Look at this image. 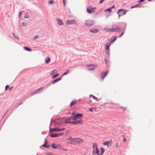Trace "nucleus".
Returning <instances> with one entry per match:
<instances>
[{
	"label": "nucleus",
	"mask_w": 155,
	"mask_h": 155,
	"mask_svg": "<svg viewBox=\"0 0 155 155\" xmlns=\"http://www.w3.org/2000/svg\"><path fill=\"white\" fill-rule=\"evenodd\" d=\"M92 147L93 155H100V151L98 149L97 144L96 143L94 144Z\"/></svg>",
	"instance_id": "obj_1"
},
{
	"label": "nucleus",
	"mask_w": 155,
	"mask_h": 155,
	"mask_svg": "<svg viewBox=\"0 0 155 155\" xmlns=\"http://www.w3.org/2000/svg\"><path fill=\"white\" fill-rule=\"evenodd\" d=\"M96 8L95 7L93 8L91 6H89L87 7V11L89 13L91 14L95 11Z\"/></svg>",
	"instance_id": "obj_2"
},
{
	"label": "nucleus",
	"mask_w": 155,
	"mask_h": 155,
	"mask_svg": "<svg viewBox=\"0 0 155 155\" xmlns=\"http://www.w3.org/2000/svg\"><path fill=\"white\" fill-rule=\"evenodd\" d=\"M51 123H55L57 124H62L64 123V120L63 119H58L56 121L52 120Z\"/></svg>",
	"instance_id": "obj_3"
},
{
	"label": "nucleus",
	"mask_w": 155,
	"mask_h": 155,
	"mask_svg": "<svg viewBox=\"0 0 155 155\" xmlns=\"http://www.w3.org/2000/svg\"><path fill=\"white\" fill-rule=\"evenodd\" d=\"M112 32H120V28L117 26L114 25H112L111 28Z\"/></svg>",
	"instance_id": "obj_4"
},
{
	"label": "nucleus",
	"mask_w": 155,
	"mask_h": 155,
	"mask_svg": "<svg viewBox=\"0 0 155 155\" xmlns=\"http://www.w3.org/2000/svg\"><path fill=\"white\" fill-rule=\"evenodd\" d=\"M97 66V65L96 64H88L87 65L88 69L90 71L94 70Z\"/></svg>",
	"instance_id": "obj_5"
},
{
	"label": "nucleus",
	"mask_w": 155,
	"mask_h": 155,
	"mask_svg": "<svg viewBox=\"0 0 155 155\" xmlns=\"http://www.w3.org/2000/svg\"><path fill=\"white\" fill-rule=\"evenodd\" d=\"M83 114H75L73 117V120H75L81 118L83 116Z\"/></svg>",
	"instance_id": "obj_6"
},
{
	"label": "nucleus",
	"mask_w": 155,
	"mask_h": 155,
	"mask_svg": "<svg viewBox=\"0 0 155 155\" xmlns=\"http://www.w3.org/2000/svg\"><path fill=\"white\" fill-rule=\"evenodd\" d=\"M94 24V22L92 20H87L85 21L84 25L86 26H91Z\"/></svg>",
	"instance_id": "obj_7"
},
{
	"label": "nucleus",
	"mask_w": 155,
	"mask_h": 155,
	"mask_svg": "<svg viewBox=\"0 0 155 155\" xmlns=\"http://www.w3.org/2000/svg\"><path fill=\"white\" fill-rule=\"evenodd\" d=\"M84 142V140L78 137L75 138V143H81Z\"/></svg>",
	"instance_id": "obj_8"
},
{
	"label": "nucleus",
	"mask_w": 155,
	"mask_h": 155,
	"mask_svg": "<svg viewBox=\"0 0 155 155\" xmlns=\"http://www.w3.org/2000/svg\"><path fill=\"white\" fill-rule=\"evenodd\" d=\"M127 10H125L124 9H119L118 10V11L117 12V13L118 14V13L119 12H123V13H120V14H118V18H120V15H125L126 12H127Z\"/></svg>",
	"instance_id": "obj_9"
},
{
	"label": "nucleus",
	"mask_w": 155,
	"mask_h": 155,
	"mask_svg": "<svg viewBox=\"0 0 155 155\" xmlns=\"http://www.w3.org/2000/svg\"><path fill=\"white\" fill-rule=\"evenodd\" d=\"M65 130L64 128L62 129H59L58 128H51L50 129V131H59Z\"/></svg>",
	"instance_id": "obj_10"
},
{
	"label": "nucleus",
	"mask_w": 155,
	"mask_h": 155,
	"mask_svg": "<svg viewBox=\"0 0 155 155\" xmlns=\"http://www.w3.org/2000/svg\"><path fill=\"white\" fill-rule=\"evenodd\" d=\"M68 141H69V143L71 144L75 143V138L70 137L68 139Z\"/></svg>",
	"instance_id": "obj_11"
},
{
	"label": "nucleus",
	"mask_w": 155,
	"mask_h": 155,
	"mask_svg": "<svg viewBox=\"0 0 155 155\" xmlns=\"http://www.w3.org/2000/svg\"><path fill=\"white\" fill-rule=\"evenodd\" d=\"M70 123L75 124H83V122L82 120H80L75 121H72L71 122H70Z\"/></svg>",
	"instance_id": "obj_12"
},
{
	"label": "nucleus",
	"mask_w": 155,
	"mask_h": 155,
	"mask_svg": "<svg viewBox=\"0 0 155 155\" xmlns=\"http://www.w3.org/2000/svg\"><path fill=\"white\" fill-rule=\"evenodd\" d=\"M51 147L54 149H60L62 148L61 146L60 145L55 144L54 143H53L51 145Z\"/></svg>",
	"instance_id": "obj_13"
},
{
	"label": "nucleus",
	"mask_w": 155,
	"mask_h": 155,
	"mask_svg": "<svg viewBox=\"0 0 155 155\" xmlns=\"http://www.w3.org/2000/svg\"><path fill=\"white\" fill-rule=\"evenodd\" d=\"M112 144V142L111 140H110L109 141H106L103 143L104 145H107V147H109V146H111Z\"/></svg>",
	"instance_id": "obj_14"
},
{
	"label": "nucleus",
	"mask_w": 155,
	"mask_h": 155,
	"mask_svg": "<svg viewBox=\"0 0 155 155\" xmlns=\"http://www.w3.org/2000/svg\"><path fill=\"white\" fill-rule=\"evenodd\" d=\"M117 37L115 36H113L111 37L109 41L110 44H111V43L117 39Z\"/></svg>",
	"instance_id": "obj_15"
},
{
	"label": "nucleus",
	"mask_w": 155,
	"mask_h": 155,
	"mask_svg": "<svg viewBox=\"0 0 155 155\" xmlns=\"http://www.w3.org/2000/svg\"><path fill=\"white\" fill-rule=\"evenodd\" d=\"M108 71H106V72L105 73H104V72H102L101 73V78L103 80L104 79L105 77L107 75V74L108 73Z\"/></svg>",
	"instance_id": "obj_16"
},
{
	"label": "nucleus",
	"mask_w": 155,
	"mask_h": 155,
	"mask_svg": "<svg viewBox=\"0 0 155 155\" xmlns=\"http://www.w3.org/2000/svg\"><path fill=\"white\" fill-rule=\"evenodd\" d=\"M68 25H71L72 24H76V22L74 20H68L67 22Z\"/></svg>",
	"instance_id": "obj_17"
},
{
	"label": "nucleus",
	"mask_w": 155,
	"mask_h": 155,
	"mask_svg": "<svg viewBox=\"0 0 155 155\" xmlns=\"http://www.w3.org/2000/svg\"><path fill=\"white\" fill-rule=\"evenodd\" d=\"M43 87L42 88H39V89H38L37 90H36V91L34 92H33L32 93L31 95H34L35 94H38V93H39V92H38L40 90H41V89H43Z\"/></svg>",
	"instance_id": "obj_18"
},
{
	"label": "nucleus",
	"mask_w": 155,
	"mask_h": 155,
	"mask_svg": "<svg viewBox=\"0 0 155 155\" xmlns=\"http://www.w3.org/2000/svg\"><path fill=\"white\" fill-rule=\"evenodd\" d=\"M57 23L59 25H62L63 24V22L62 20L59 19H57Z\"/></svg>",
	"instance_id": "obj_19"
},
{
	"label": "nucleus",
	"mask_w": 155,
	"mask_h": 155,
	"mask_svg": "<svg viewBox=\"0 0 155 155\" xmlns=\"http://www.w3.org/2000/svg\"><path fill=\"white\" fill-rule=\"evenodd\" d=\"M90 31L91 32L96 33L98 32L99 31L97 29H90Z\"/></svg>",
	"instance_id": "obj_20"
},
{
	"label": "nucleus",
	"mask_w": 155,
	"mask_h": 155,
	"mask_svg": "<svg viewBox=\"0 0 155 155\" xmlns=\"http://www.w3.org/2000/svg\"><path fill=\"white\" fill-rule=\"evenodd\" d=\"M61 79V78H58L56 79H55V80H54V81H52V84H54L56 83L59 81Z\"/></svg>",
	"instance_id": "obj_21"
},
{
	"label": "nucleus",
	"mask_w": 155,
	"mask_h": 155,
	"mask_svg": "<svg viewBox=\"0 0 155 155\" xmlns=\"http://www.w3.org/2000/svg\"><path fill=\"white\" fill-rule=\"evenodd\" d=\"M77 102V101H72L71 102V104H70V107H71L72 106L74 105Z\"/></svg>",
	"instance_id": "obj_22"
},
{
	"label": "nucleus",
	"mask_w": 155,
	"mask_h": 155,
	"mask_svg": "<svg viewBox=\"0 0 155 155\" xmlns=\"http://www.w3.org/2000/svg\"><path fill=\"white\" fill-rule=\"evenodd\" d=\"M105 31L107 32H110L111 31V28H105L104 29Z\"/></svg>",
	"instance_id": "obj_23"
},
{
	"label": "nucleus",
	"mask_w": 155,
	"mask_h": 155,
	"mask_svg": "<svg viewBox=\"0 0 155 155\" xmlns=\"http://www.w3.org/2000/svg\"><path fill=\"white\" fill-rule=\"evenodd\" d=\"M57 70H54L52 72L50 73V75H52L54 74H55L57 73Z\"/></svg>",
	"instance_id": "obj_24"
},
{
	"label": "nucleus",
	"mask_w": 155,
	"mask_h": 155,
	"mask_svg": "<svg viewBox=\"0 0 155 155\" xmlns=\"http://www.w3.org/2000/svg\"><path fill=\"white\" fill-rule=\"evenodd\" d=\"M50 60V59L49 57H48L45 60V61L46 63H48Z\"/></svg>",
	"instance_id": "obj_25"
},
{
	"label": "nucleus",
	"mask_w": 155,
	"mask_h": 155,
	"mask_svg": "<svg viewBox=\"0 0 155 155\" xmlns=\"http://www.w3.org/2000/svg\"><path fill=\"white\" fill-rule=\"evenodd\" d=\"M110 45V43H107L106 45V50L109 49V47Z\"/></svg>",
	"instance_id": "obj_26"
},
{
	"label": "nucleus",
	"mask_w": 155,
	"mask_h": 155,
	"mask_svg": "<svg viewBox=\"0 0 155 155\" xmlns=\"http://www.w3.org/2000/svg\"><path fill=\"white\" fill-rule=\"evenodd\" d=\"M23 48L25 49L28 51H31V49H30L27 47H23Z\"/></svg>",
	"instance_id": "obj_27"
},
{
	"label": "nucleus",
	"mask_w": 155,
	"mask_h": 155,
	"mask_svg": "<svg viewBox=\"0 0 155 155\" xmlns=\"http://www.w3.org/2000/svg\"><path fill=\"white\" fill-rule=\"evenodd\" d=\"M43 146L45 147L48 148L50 146V145H47V142H45L44 144L43 145Z\"/></svg>",
	"instance_id": "obj_28"
},
{
	"label": "nucleus",
	"mask_w": 155,
	"mask_h": 155,
	"mask_svg": "<svg viewBox=\"0 0 155 155\" xmlns=\"http://www.w3.org/2000/svg\"><path fill=\"white\" fill-rule=\"evenodd\" d=\"M92 97L94 99L98 101V98L97 97H95V96H94L93 95H91L90 96V97Z\"/></svg>",
	"instance_id": "obj_29"
},
{
	"label": "nucleus",
	"mask_w": 155,
	"mask_h": 155,
	"mask_svg": "<svg viewBox=\"0 0 155 155\" xmlns=\"http://www.w3.org/2000/svg\"><path fill=\"white\" fill-rule=\"evenodd\" d=\"M70 72V71L68 69L66 71L64 72V74H63L62 76L64 75H66L67 74H68Z\"/></svg>",
	"instance_id": "obj_30"
},
{
	"label": "nucleus",
	"mask_w": 155,
	"mask_h": 155,
	"mask_svg": "<svg viewBox=\"0 0 155 155\" xmlns=\"http://www.w3.org/2000/svg\"><path fill=\"white\" fill-rule=\"evenodd\" d=\"M50 136L51 137H57V136L56 134H51L50 135Z\"/></svg>",
	"instance_id": "obj_31"
},
{
	"label": "nucleus",
	"mask_w": 155,
	"mask_h": 155,
	"mask_svg": "<svg viewBox=\"0 0 155 155\" xmlns=\"http://www.w3.org/2000/svg\"><path fill=\"white\" fill-rule=\"evenodd\" d=\"M29 17V15L28 13H26L25 15V17L26 18H28Z\"/></svg>",
	"instance_id": "obj_32"
},
{
	"label": "nucleus",
	"mask_w": 155,
	"mask_h": 155,
	"mask_svg": "<svg viewBox=\"0 0 155 155\" xmlns=\"http://www.w3.org/2000/svg\"><path fill=\"white\" fill-rule=\"evenodd\" d=\"M101 152L100 153V155H102L104 153V149L102 148H101Z\"/></svg>",
	"instance_id": "obj_33"
},
{
	"label": "nucleus",
	"mask_w": 155,
	"mask_h": 155,
	"mask_svg": "<svg viewBox=\"0 0 155 155\" xmlns=\"http://www.w3.org/2000/svg\"><path fill=\"white\" fill-rule=\"evenodd\" d=\"M54 3V2L53 0H51L49 1L48 3L49 4H53Z\"/></svg>",
	"instance_id": "obj_34"
},
{
	"label": "nucleus",
	"mask_w": 155,
	"mask_h": 155,
	"mask_svg": "<svg viewBox=\"0 0 155 155\" xmlns=\"http://www.w3.org/2000/svg\"><path fill=\"white\" fill-rule=\"evenodd\" d=\"M68 120L69 121H70L71 120H73V117H70L68 118Z\"/></svg>",
	"instance_id": "obj_35"
},
{
	"label": "nucleus",
	"mask_w": 155,
	"mask_h": 155,
	"mask_svg": "<svg viewBox=\"0 0 155 155\" xmlns=\"http://www.w3.org/2000/svg\"><path fill=\"white\" fill-rule=\"evenodd\" d=\"M68 120V119H66V120H64V122L65 123H70V122H71L69 121Z\"/></svg>",
	"instance_id": "obj_36"
},
{
	"label": "nucleus",
	"mask_w": 155,
	"mask_h": 155,
	"mask_svg": "<svg viewBox=\"0 0 155 155\" xmlns=\"http://www.w3.org/2000/svg\"><path fill=\"white\" fill-rule=\"evenodd\" d=\"M58 75H59L58 74H57L56 75L53 76L52 77V78L54 79V78H56V77H57Z\"/></svg>",
	"instance_id": "obj_37"
},
{
	"label": "nucleus",
	"mask_w": 155,
	"mask_h": 155,
	"mask_svg": "<svg viewBox=\"0 0 155 155\" xmlns=\"http://www.w3.org/2000/svg\"><path fill=\"white\" fill-rule=\"evenodd\" d=\"M139 5L138 4V5H134V6H132L131 7V8H136V7H137Z\"/></svg>",
	"instance_id": "obj_38"
},
{
	"label": "nucleus",
	"mask_w": 155,
	"mask_h": 155,
	"mask_svg": "<svg viewBox=\"0 0 155 155\" xmlns=\"http://www.w3.org/2000/svg\"><path fill=\"white\" fill-rule=\"evenodd\" d=\"M63 134H64L63 133H61L60 134H56V135H57V137H59V136H60L61 135H63Z\"/></svg>",
	"instance_id": "obj_39"
},
{
	"label": "nucleus",
	"mask_w": 155,
	"mask_h": 155,
	"mask_svg": "<svg viewBox=\"0 0 155 155\" xmlns=\"http://www.w3.org/2000/svg\"><path fill=\"white\" fill-rule=\"evenodd\" d=\"M106 52L108 55L109 54V49L106 50Z\"/></svg>",
	"instance_id": "obj_40"
},
{
	"label": "nucleus",
	"mask_w": 155,
	"mask_h": 155,
	"mask_svg": "<svg viewBox=\"0 0 155 155\" xmlns=\"http://www.w3.org/2000/svg\"><path fill=\"white\" fill-rule=\"evenodd\" d=\"M46 155H54L52 153H50V152L47 153H46Z\"/></svg>",
	"instance_id": "obj_41"
},
{
	"label": "nucleus",
	"mask_w": 155,
	"mask_h": 155,
	"mask_svg": "<svg viewBox=\"0 0 155 155\" xmlns=\"http://www.w3.org/2000/svg\"><path fill=\"white\" fill-rule=\"evenodd\" d=\"M111 8H108L107 9H106L105 10V11L106 12L107 11H109V12H110V11H111Z\"/></svg>",
	"instance_id": "obj_42"
},
{
	"label": "nucleus",
	"mask_w": 155,
	"mask_h": 155,
	"mask_svg": "<svg viewBox=\"0 0 155 155\" xmlns=\"http://www.w3.org/2000/svg\"><path fill=\"white\" fill-rule=\"evenodd\" d=\"M22 25L23 26H26L27 25L26 23L25 22H23Z\"/></svg>",
	"instance_id": "obj_43"
},
{
	"label": "nucleus",
	"mask_w": 155,
	"mask_h": 155,
	"mask_svg": "<svg viewBox=\"0 0 155 155\" xmlns=\"http://www.w3.org/2000/svg\"><path fill=\"white\" fill-rule=\"evenodd\" d=\"M115 147H116L117 148L118 146V142H117L115 145Z\"/></svg>",
	"instance_id": "obj_44"
},
{
	"label": "nucleus",
	"mask_w": 155,
	"mask_h": 155,
	"mask_svg": "<svg viewBox=\"0 0 155 155\" xmlns=\"http://www.w3.org/2000/svg\"><path fill=\"white\" fill-rule=\"evenodd\" d=\"M124 31H123L121 33V34H120V35L119 36V38H120L124 34Z\"/></svg>",
	"instance_id": "obj_45"
},
{
	"label": "nucleus",
	"mask_w": 155,
	"mask_h": 155,
	"mask_svg": "<svg viewBox=\"0 0 155 155\" xmlns=\"http://www.w3.org/2000/svg\"><path fill=\"white\" fill-rule=\"evenodd\" d=\"M9 86L8 85L6 86L5 87V90L6 91L8 89V88H9Z\"/></svg>",
	"instance_id": "obj_46"
},
{
	"label": "nucleus",
	"mask_w": 155,
	"mask_h": 155,
	"mask_svg": "<svg viewBox=\"0 0 155 155\" xmlns=\"http://www.w3.org/2000/svg\"><path fill=\"white\" fill-rule=\"evenodd\" d=\"M38 37H39V36L38 35H36L35 37H34V39H35L38 38Z\"/></svg>",
	"instance_id": "obj_47"
},
{
	"label": "nucleus",
	"mask_w": 155,
	"mask_h": 155,
	"mask_svg": "<svg viewBox=\"0 0 155 155\" xmlns=\"http://www.w3.org/2000/svg\"><path fill=\"white\" fill-rule=\"evenodd\" d=\"M14 37L15 38H17V39H18V38H19L18 36L17 35H16V36H15V35H14Z\"/></svg>",
	"instance_id": "obj_48"
},
{
	"label": "nucleus",
	"mask_w": 155,
	"mask_h": 155,
	"mask_svg": "<svg viewBox=\"0 0 155 155\" xmlns=\"http://www.w3.org/2000/svg\"><path fill=\"white\" fill-rule=\"evenodd\" d=\"M145 0H140V1L138 2V3H140L141 2H143Z\"/></svg>",
	"instance_id": "obj_49"
},
{
	"label": "nucleus",
	"mask_w": 155,
	"mask_h": 155,
	"mask_svg": "<svg viewBox=\"0 0 155 155\" xmlns=\"http://www.w3.org/2000/svg\"><path fill=\"white\" fill-rule=\"evenodd\" d=\"M105 0H101L100 2V3L101 4L103 3V2L105 1Z\"/></svg>",
	"instance_id": "obj_50"
},
{
	"label": "nucleus",
	"mask_w": 155,
	"mask_h": 155,
	"mask_svg": "<svg viewBox=\"0 0 155 155\" xmlns=\"http://www.w3.org/2000/svg\"><path fill=\"white\" fill-rule=\"evenodd\" d=\"M123 140L124 142H126V139L124 137Z\"/></svg>",
	"instance_id": "obj_51"
},
{
	"label": "nucleus",
	"mask_w": 155,
	"mask_h": 155,
	"mask_svg": "<svg viewBox=\"0 0 155 155\" xmlns=\"http://www.w3.org/2000/svg\"><path fill=\"white\" fill-rule=\"evenodd\" d=\"M65 0H63V4H64V6H65Z\"/></svg>",
	"instance_id": "obj_52"
},
{
	"label": "nucleus",
	"mask_w": 155,
	"mask_h": 155,
	"mask_svg": "<svg viewBox=\"0 0 155 155\" xmlns=\"http://www.w3.org/2000/svg\"><path fill=\"white\" fill-rule=\"evenodd\" d=\"M62 150L64 151H67V150L66 149H64V148H62Z\"/></svg>",
	"instance_id": "obj_53"
},
{
	"label": "nucleus",
	"mask_w": 155,
	"mask_h": 155,
	"mask_svg": "<svg viewBox=\"0 0 155 155\" xmlns=\"http://www.w3.org/2000/svg\"><path fill=\"white\" fill-rule=\"evenodd\" d=\"M104 61H105V63H106V64H107V63L108 62H107V59H104Z\"/></svg>",
	"instance_id": "obj_54"
},
{
	"label": "nucleus",
	"mask_w": 155,
	"mask_h": 155,
	"mask_svg": "<svg viewBox=\"0 0 155 155\" xmlns=\"http://www.w3.org/2000/svg\"><path fill=\"white\" fill-rule=\"evenodd\" d=\"M89 110L91 112H92L93 111V108H90L89 109Z\"/></svg>",
	"instance_id": "obj_55"
},
{
	"label": "nucleus",
	"mask_w": 155,
	"mask_h": 155,
	"mask_svg": "<svg viewBox=\"0 0 155 155\" xmlns=\"http://www.w3.org/2000/svg\"><path fill=\"white\" fill-rule=\"evenodd\" d=\"M22 12H23V11H22L21 12H20L19 14V17L20 16V15Z\"/></svg>",
	"instance_id": "obj_56"
},
{
	"label": "nucleus",
	"mask_w": 155,
	"mask_h": 155,
	"mask_svg": "<svg viewBox=\"0 0 155 155\" xmlns=\"http://www.w3.org/2000/svg\"><path fill=\"white\" fill-rule=\"evenodd\" d=\"M114 7V5H113V6L112 7H111L110 8L111 9L113 8Z\"/></svg>",
	"instance_id": "obj_57"
},
{
	"label": "nucleus",
	"mask_w": 155,
	"mask_h": 155,
	"mask_svg": "<svg viewBox=\"0 0 155 155\" xmlns=\"http://www.w3.org/2000/svg\"><path fill=\"white\" fill-rule=\"evenodd\" d=\"M121 108H123L124 110H125L126 109H125V107H121Z\"/></svg>",
	"instance_id": "obj_58"
},
{
	"label": "nucleus",
	"mask_w": 155,
	"mask_h": 155,
	"mask_svg": "<svg viewBox=\"0 0 155 155\" xmlns=\"http://www.w3.org/2000/svg\"><path fill=\"white\" fill-rule=\"evenodd\" d=\"M74 114V112H73L72 113V114H71V115H73Z\"/></svg>",
	"instance_id": "obj_59"
},
{
	"label": "nucleus",
	"mask_w": 155,
	"mask_h": 155,
	"mask_svg": "<svg viewBox=\"0 0 155 155\" xmlns=\"http://www.w3.org/2000/svg\"><path fill=\"white\" fill-rule=\"evenodd\" d=\"M120 12V13H123V12Z\"/></svg>",
	"instance_id": "obj_60"
},
{
	"label": "nucleus",
	"mask_w": 155,
	"mask_h": 155,
	"mask_svg": "<svg viewBox=\"0 0 155 155\" xmlns=\"http://www.w3.org/2000/svg\"><path fill=\"white\" fill-rule=\"evenodd\" d=\"M151 0H148L149 1H151Z\"/></svg>",
	"instance_id": "obj_61"
}]
</instances>
